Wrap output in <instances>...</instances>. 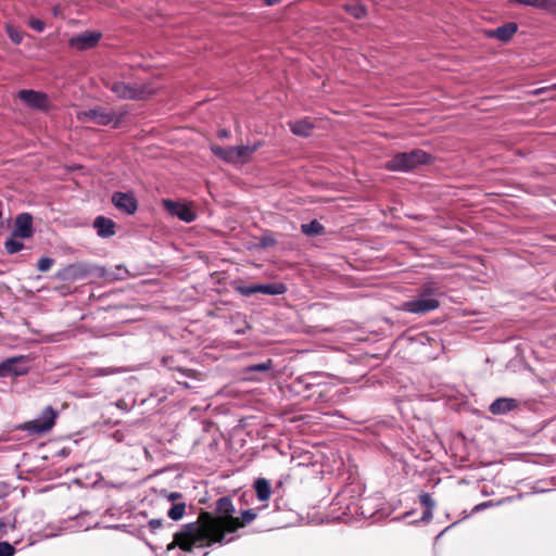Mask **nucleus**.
Instances as JSON below:
<instances>
[{
    "label": "nucleus",
    "mask_w": 556,
    "mask_h": 556,
    "mask_svg": "<svg viewBox=\"0 0 556 556\" xmlns=\"http://www.w3.org/2000/svg\"><path fill=\"white\" fill-rule=\"evenodd\" d=\"M235 506L229 497H220L216 502V514L207 511L199 515L195 522L185 525L174 535V541L168 548L179 546L185 552H191L193 547L210 546L214 543H223L227 533H233L242 528L240 519L233 517Z\"/></svg>",
    "instance_id": "f257e3e1"
},
{
    "label": "nucleus",
    "mask_w": 556,
    "mask_h": 556,
    "mask_svg": "<svg viewBox=\"0 0 556 556\" xmlns=\"http://www.w3.org/2000/svg\"><path fill=\"white\" fill-rule=\"evenodd\" d=\"M105 86L122 100H146L153 96L157 90V88L152 86L151 83L138 85L121 80H112L106 81Z\"/></svg>",
    "instance_id": "f03ea898"
},
{
    "label": "nucleus",
    "mask_w": 556,
    "mask_h": 556,
    "mask_svg": "<svg viewBox=\"0 0 556 556\" xmlns=\"http://www.w3.org/2000/svg\"><path fill=\"white\" fill-rule=\"evenodd\" d=\"M430 156L422 150H413L395 154L386 163V168L393 172L413 170L419 165L427 164Z\"/></svg>",
    "instance_id": "7ed1b4c3"
},
{
    "label": "nucleus",
    "mask_w": 556,
    "mask_h": 556,
    "mask_svg": "<svg viewBox=\"0 0 556 556\" xmlns=\"http://www.w3.org/2000/svg\"><path fill=\"white\" fill-rule=\"evenodd\" d=\"M76 117L81 123H91L100 126H106L114 122L116 127L122 115H117L115 112L108 111L102 106H96L88 110H77Z\"/></svg>",
    "instance_id": "20e7f679"
},
{
    "label": "nucleus",
    "mask_w": 556,
    "mask_h": 556,
    "mask_svg": "<svg viewBox=\"0 0 556 556\" xmlns=\"http://www.w3.org/2000/svg\"><path fill=\"white\" fill-rule=\"evenodd\" d=\"M439 307V301L430 290H425L417 299L402 303L401 309L413 314H426Z\"/></svg>",
    "instance_id": "39448f33"
},
{
    "label": "nucleus",
    "mask_w": 556,
    "mask_h": 556,
    "mask_svg": "<svg viewBox=\"0 0 556 556\" xmlns=\"http://www.w3.org/2000/svg\"><path fill=\"white\" fill-rule=\"evenodd\" d=\"M29 361L26 356H16L0 363V377H13L27 374Z\"/></svg>",
    "instance_id": "423d86ee"
},
{
    "label": "nucleus",
    "mask_w": 556,
    "mask_h": 556,
    "mask_svg": "<svg viewBox=\"0 0 556 556\" xmlns=\"http://www.w3.org/2000/svg\"><path fill=\"white\" fill-rule=\"evenodd\" d=\"M56 415V412L49 406L42 412L40 418L27 422L25 429L34 433H45L54 426Z\"/></svg>",
    "instance_id": "0eeeda50"
},
{
    "label": "nucleus",
    "mask_w": 556,
    "mask_h": 556,
    "mask_svg": "<svg viewBox=\"0 0 556 556\" xmlns=\"http://www.w3.org/2000/svg\"><path fill=\"white\" fill-rule=\"evenodd\" d=\"M101 36L102 35L99 31H84L72 37L68 45L80 51L87 50L94 47L99 42Z\"/></svg>",
    "instance_id": "6e6552de"
},
{
    "label": "nucleus",
    "mask_w": 556,
    "mask_h": 556,
    "mask_svg": "<svg viewBox=\"0 0 556 556\" xmlns=\"http://www.w3.org/2000/svg\"><path fill=\"white\" fill-rule=\"evenodd\" d=\"M18 98L31 109L46 110L49 105L47 94L39 91L21 90L18 92Z\"/></svg>",
    "instance_id": "1a4fd4ad"
},
{
    "label": "nucleus",
    "mask_w": 556,
    "mask_h": 556,
    "mask_svg": "<svg viewBox=\"0 0 556 556\" xmlns=\"http://www.w3.org/2000/svg\"><path fill=\"white\" fill-rule=\"evenodd\" d=\"M163 205L168 213L177 216L182 222L190 223L195 219V213L186 204L172 200H163Z\"/></svg>",
    "instance_id": "9d476101"
},
{
    "label": "nucleus",
    "mask_w": 556,
    "mask_h": 556,
    "mask_svg": "<svg viewBox=\"0 0 556 556\" xmlns=\"http://www.w3.org/2000/svg\"><path fill=\"white\" fill-rule=\"evenodd\" d=\"M33 233V217L27 213L17 215L15 219V227L12 233L13 237L26 239L30 238Z\"/></svg>",
    "instance_id": "9b49d317"
},
{
    "label": "nucleus",
    "mask_w": 556,
    "mask_h": 556,
    "mask_svg": "<svg viewBox=\"0 0 556 556\" xmlns=\"http://www.w3.org/2000/svg\"><path fill=\"white\" fill-rule=\"evenodd\" d=\"M113 204L127 214H134L137 211V201L130 193L115 192L112 195Z\"/></svg>",
    "instance_id": "f8f14e48"
},
{
    "label": "nucleus",
    "mask_w": 556,
    "mask_h": 556,
    "mask_svg": "<svg viewBox=\"0 0 556 556\" xmlns=\"http://www.w3.org/2000/svg\"><path fill=\"white\" fill-rule=\"evenodd\" d=\"M517 407V401L509 397H501L495 400L491 406L490 412L494 415L506 414Z\"/></svg>",
    "instance_id": "ddd939ff"
},
{
    "label": "nucleus",
    "mask_w": 556,
    "mask_h": 556,
    "mask_svg": "<svg viewBox=\"0 0 556 556\" xmlns=\"http://www.w3.org/2000/svg\"><path fill=\"white\" fill-rule=\"evenodd\" d=\"M93 226L100 237L108 238L115 233V224L110 218L99 216L94 219Z\"/></svg>",
    "instance_id": "4468645a"
},
{
    "label": "nucleus",
    "mask_w": 556,
    "mask_h": 556,
    "mask_svg": "<svg viewBox=\"0 0 556 556\" xmlns=\"http://www.w3.org/2000/svg\"><path fill=\"white\" fill-rule=\"evenodd\" d=\"M517 31V24L508 23L490 33V36L500 39L501 41H508Z\"/></svg>",
    "instance_id": "2eb2a0df"
},
{
    "label": "nucleus",
    "mask_w": 556,
    "mask_h": 556,
    "mask_svg": "<svg viewBox=\"0 0 556 556\" xmlns=\"http://www.w3.org/2000/svg\"><path fill=\"white\" fill-rule=\"evenodd\" d=\"M291 131L296 136L307 137L312 134L314 125L307 119L289 123Z\"/></svg>",
    "instance_id": "dca6fc26"
},
{
    "label": "nucleus",
    "mask_w": 556,
    "mask_h": 556,
    "mask_svg": "<svg viewBox=\"0 0 556 556\" xmlns=\"http://www.w3.org/2000/svg\"><path fill=\"white\" fill-rule=\"evenodd\" d=\"M211 150L215 155H217L227 163H239L233 147L222 148L218 146H212Z\"/></svg>",
    "instance_id": "f3484780"
},
{
    "label": "nucleus",
    "mask_w": 556,
    "mask_h": 556,
    "mask_svg": "<svg viewBox=\"0 0 556 556\" xmlns=\"http://www.w3.org/2000/svg\"><path fill=\"white\" fill-rule=\"evenodd\" d=\"M515 2L528 7H533L543 11H554L556 8L555 0H514Z\"/></svg>",
    "instance_id": "a211bd4d"
},
{
    "label": "nucleus",
    "mask_w": 556,
    "mask_h": 556,
    "mask_svg": "<svg viewBox=\"0 0 556 556\" xmlns=\"http://www.w3.org/2000/svg\"><path fill=\"white\" fill-rule=\"evenodd\" d=\"M254 488L256 491L257 498L260 501L264 502L270 497V494H271L270 483L266 479H264V478L257 479L254 483Z\"/></svg>",
    "instance_id": "6ab92c4d"
},
{
    "label": "nucleus",
    "mask_w": 556,
    "mask_h": 556,
    "mask_svg": "<svg viewBox=\"0 0 556 556\" xmlns=\"http://www.w3.org/2000/svg\"><path fill=\"white\" fill-rule=\"evenodd\" d=\"M260 147L261 143L233 147L238 162L245 163Z\"/></svg>",
    "instance_id": "aec40b11"
},
{
    "label": "nucleus",
    "mask_w": 556,
    "mask_h": 556,
    "mask_svg": "<svg viewBox=\"0 0 556 556\" xmlns=\"http://www.w3.org/2000/svg\"><path fill=\"white\" fill-rule=\"evenodd\" d=\"M257 293L278 295L286 291V287L282 283H265L256 286Z\"/></svg>",
    "instance_id": "412c9836"
},
{
    "label": "nucleus",
    "mask_w": 556,
    "mask_h": 556,
    "mask_svg": "<svg viewBox=\"0 0 556 556\" xmlns=\"http://www.w3.org/2000/svg\"><path fill=\"white\" fill-rule=\"evenodd\" d=\"M185 511H186V504L184 502H177V503L173 504V506L169 508V510L167 511V516L172 520L177 521L184 517Z\"/></svg>",
    "instance_id": "4be33fe9"
},
{
    "label": "nucleus",
    "mask_w": 556,
    "mask_h": 556,
    "mask_svg": "<svg viewBox=\"0 0 556 556\" xmlns=\"http://www.w3.org/2000/svg\"><path fill=\"white\" fill-rule=\"evenodd\" d=\"M344 10L356 20H361L366 15V9L361 3H349L344 5Z\"/></svg>",
    "instance_id": "5701e85b"
},
{
    "label": "nucleus",
    "mask_w": 556,
    "mask_h": 556,
    "mask_svg": "<svg viewBox=\"0 0 556 556\" xmlns=\"http://www.w3.org/2000/svg\"><path fill=\"white\" fill-rule=\"evenodd\" d=\"M301 228L305 235H319L323 232L324 229V227L317 220H312L308 224H303Z\"/></svg>",
    "instance_id": "b1692460"
},
{
    "label": "nucleus",
    "mask_w": 556,
    "mask_h": 556,
    "mask_svg": "<svg viewBox=\"0 0 556 556\" xmlns=\"http://www.w3.org/2000/svg\"><path fill=\"white\" fill-rule=\"evenodd\" d=\"M16 237H13L5 241V250L9 254H14L23 249V243L15 239Z\"/></svg>",
    "instance_id": "393cba45"
},
{
    "label": "nucleus",
    "mask_w": 556,
    "mask_h": 556,
    "mask_svg": "<svg viewBox=\"0 0 556 556\" xmlns=\"http://www.w3.org/2000/svg\"><path fill=\"white\" fill-rule=\"evenodd\" d=\"M7 34L16 45L21 43L23 40V34L11 25H7Z\"/></svg>",
    "instance_id": "a878e982"
},
{
    "label": "nucleus",
    "mask_w": 556,
    "mask_h": 556,
    "mask_svg": "<svg viewBox=\"0 0 556 556\" xmlns=\"http://www.w3.org/2000/svg\"><path fill=\"white\" fill-rule=\"evenodd\" d=\"M271 367H273V361L267 359L264 363L249 366L247 368V371H267V370L271 369Z\"/></svg>",
    "instance_id": "bb28decb"
},
{
    "label": "nucleus",
    "mask_w": 556,
    "mask_h": 556,
    "mask_svg": "<svg viewBox=\"0 0 556 556\" xmlns=\"http://www.w3.org/2000/svg\"><path fill=\"white\" fill-rule=\"evenodd\" d=\"M256 286L257 283L249 286H237L236 290L239 291L241 294L249 296L257 293Z\"/></svg>",
    "instance_id": "cd10ccee"
},
{
    "label": "nucleus",
    "mask_w": 556,
    "mask_h": 556,
    "mask_svg": "<svg viewBox=\"0 0 556 556\" xmlns=\"http://www.w3.org/2000/svg\"><path fill=\"white\" fill-rule=\"evenodd\" d=\"M256 518V514L252 509H247L242 511L240 523H242V527H244L247 523L252 522Z\"/></svg>",
    "instance_id": "c85d7f7f"
},
{
    "label": "nucleus",
    "mask_w": 556,
    "mask_h": 556,
    "mask_svg": "<svg viewBox=\"0 0 556 556\" xmlns=\"http://www.w3.org/2000/svg\"><path fill=\"white\" fill-rule=\"evenodd\" d=\"M53 265V260L50 258V257H41L39 261H38V269L40 271H48Z\"/></svg>",
    "instance_id": "c756f323"
},
{
    "label": "nucleus",
    "mask_w": 556,
    "mask_h": 556,
    "mask_svg": "<svg viewBox=\"0 0 556 556\" xmlns=\"http://www.w3.org/2000/svg\"><path fill=\"white\" fill-rule=\"evenodd\" d=\"M14 547L8 542L0 543V556H13Z\"/></svg>",
    "instance_id": "7c9ffc66"
},
{
    "label": "nucleus",
    "mask_w": 556,
    "mask_h": 556,
    "mask_svg": "<svg viewBox=\"0 0 556 556\" xmlns=\"http://www.w3.org/2000/svg\"><path fill=\"white\" fill-rule=\"evenodd\" d=\"M420 503L429 509H432L435 505L434 501L428 493H424L419 496Z\"/></svg>",
    "instance_id": "2f4dec72"
},
{
    "label": "nucleus",
    "mask_w": 556,
    "mask_h": 556,
    "mask_svg": "<svg viewBox=\"0 0 556 556\" xmlns=\"http://www.w3.org/2000/svg\"><path fill=\"white\" fill-rule=\"evenodd\" d=\"M29 26L34 30L38 31V33H40V31H42L45 29V23L42 21H40V20H37V18H31L29 21Z\"/></svg>",
    "instance_id": "473e14b6"
},
{
    "label": "nucleus",
    "mask_w": 556,
    "mask_h": 556,
    "mask_svg": "<svg viewBox=\"0 0 556 556\" xmlns=\"http://www.w3.org/2000/svg\"><path fill=\"white\" fill-rule=\"evenodd\" d=\"M165 496L169 502H173L174 504L177 503L178 500L182 498V494L179 492H170L167 493Z\"/></svg>",
    "instance_id": "72a5a7b5"
},
{
    "label": "nucleus",
    "mask_w": 556,
    "mask_h": 556,
    "mask_svg": "<svg viewBox=\"0 0 556 556\" xmlns=\"http://www.w3.org/2000/svg\"><path fill=\"white\" fill-rule=\"evenodd\" d=\"M111 374H113V370L110 368H96L92 370V376H104Z\"/></svg>",
    "instance_id": "f704fd0d"
},
{
    "label": "nucleus",
    "mask_w": 556,
    "mask_h": 556,
    "mask_svg": "<svg viewBox=\"0 0 556 556\" xmlns=\"http://www.w3.org/2000/svg\"><path fill=\"white\" fill-rule=\"evenodd\" d=\"M162 519H151L149 526L152 530H156L162 527Z\"/></svg>",
    "instance_id": "c9c22d12"
},
{
    "label": "nucleus",
    "mask_w": 556,
    "mask_h": 556,
    "mask_svg": "<svg viewBox=\"0 0 556 556\" xmlns=\"http://www.w3.org/2000/svg\"><path fill=\"white\" fill-rule=\"evenodd\" d=\"M274 243H275L274 239L271 237H269V236H265L262 239V244L264 247H269V245H273Z\"/></svg>",
    "instance_id": "e433bc0d"
},
{
    "label": "nucleus",
    "mask_w": 556,
    "mask_h": 556,
    "mask_svg": "<svg viewBox=\"0 0 556 556\" xmlns=\"http://www.w3.org/2000/svg\"><path fill=\"white\" fill-rule=\"evenodd\" d=\"M229 136V131L226 130V129H222L218 131V137L219 138H227Z\"/></svg>",
    "instance_id": "4c0bfd02"
},
{
    "label": "nucleus",
    "mask_w": 556,
    "mask_h": 556,
    "mask_svg": "<svg viewBox=\"0 0 556 556\" xmlns=\"http://www.w3.org/2000/svg\"><path fill=\"white\" fill-rule=\"evenodd\" d=\"M432 509H429L424 514V517L422 519H430L432 517V513H431Z\"/></svg>",
    "instance_id": "58836bf2"
},
{
    "label": "nucleus",
    "mask_w": 556,
    "mask_h": 556,
    "mask_svg": "<svg viewBox=\"0 0 556 556\" xmlns=\"http://www.w3.org/2000/svg\"><path fill=\"white\" fill-rule=\"evenodd\" d=\"M280 0H265L266 4L268 5H273V4H276L278 3Z\"/></svg>",
    "instance_id": "ea45409f"
},
{
    "label": "nucleus",
    "mask_w": 556,
    "mask_h": 556,
    "mask_svg": "<svg viewBox=\"0 0 556 556\" xmlns=\"http://www.w3.org/2000/svg\"><path fill=\"white\" fill-rule=\"evenodd\" d=\"M117 406H119V407H124V404H122V402H118V403H117Z\"/></svg>",
    "instance_id": "a19ab883"
},
{
    "label": "nucleus",
    "mask_w": 556,
    "mask_h": 556,
    "mask_svg": "<svg viewBox=\"0 0 556 556\" xmlns=\"http://www.w3.org/2000/svg\"><path fill=\"white\" fill-rule=\"evenodd\" d=\"M117 406H119V407H124V404H122V402H118V403H117Z\"/></svg>",
    "instance_id": "79ce46f5"
}]
</instances>
